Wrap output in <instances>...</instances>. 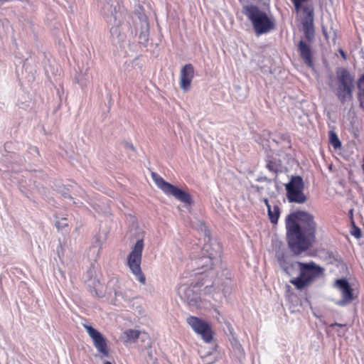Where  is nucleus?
Instances as JSON below:
<instances>
[{
	"instance_id": "1",
	"label": "nucleus",
	"mask_w": 364,
	"mask_h": 364,
	"mask_svg": "<svg viewBox=\"0 0 364 364\" xmlns=\"http://www.w3.org/2000/svg\"><path fill=\"white\" fill-rule=\"evenodd\" d=\"M288 245L295 255L308 250L316 237L317 223L313 214L304 210L289 213L285 219Z\"/></svg>"
},
{
	"instance_id": "2",
	"label": "nucleus",
	"mask_w": 364,
	"mask_h": 364,
	"mask_svg": "<svg viewBox=\"0 0 364 364\" xmlns=\"http://www.w3.org/2000/svg\"><path fill=\"white\" fill-rule=\"evenodd\" d=\"M203 240L201 256L196 260V264L202 271L196 274H203L208 272V275L202 277L195 287L203 294L208 295L215 292L217 289L215 277L218 276V270L221 269L222 247L216 240L211 239L206 233Z\"/></svg>"
},
{
	"instance_id": "3",
	"label": "nucleus",
	"mask_w": 364,
	"mask_h": 364,
	"mask_svg": "<svg viewBox=\"0 0 364 364\" xmlns=\"http://www.w3.org/2000/svg\"><path fill=\"white\" fill-rule=\"evenodd\" d=\"M242 13L251 21L257 36L267 33L274 28V22L267 14L255 5H245Z\"/></svg>"
},
{
	"instance_id": "4",
	"label": "nucleus",
	"mask_w": 364,
	"mask_h": 364,
	"mask_svg": "<svg viewBox=\"0 0 364 364\" xmlns=\"http://www.w3.org/2000/svg\"><path fill=\"white\" fill-rule=\"evenodd\" d=\"M323 269L314 262H303L301 264L299 275L291 279L289 282L296 289L301 290L313 282L316 278L321 277L323 274Z\"/></svg>"
},
{
	"instance_id": "5",
	"label": "nucleus",
	"mask_w": 364,
	"mask_h": 364,
	"mask_svg": "<svg viewBox=\"0 0 364 364\" xmlns=\"http://www.w3.org/2000/svg\"><path fill=\"white\" fill-rule=\"evenodd\" d=\"M143 249V240H138L127 256V266L132 273L135 276V279L140 283L145 284L146 277L141 269Z\"/></svg>"
},
{
	"instance_id": "6",
	"label": "nucleus",
	"mask_w": 364,
	"mask_h": 364,
	"mask_svg": "<svg viewBox=\"0 0 364 364\" xmlns=\"http://www.w3.org/2000/svg\"><path fill=\"white\" fill-rule=\"evenodd\" d=\"M287 198L289 203L304 204L308 198L304 193V183L299 176H292L288 183L285 185Z\"/></svg>"
},
{
	"instance_id": "7",
	"label": "nucleus",
	"mask_w": 364,
	"mask_h": 364,
	"mask_svg": "<svg viewBox=\"0 0 364 364\" xmlns=\"http://www.w3.org/2000/svg\"><path fill=\"white\" fill-rule=\"evenodd\" d=\"M151 177L157 187L160 188L165 194L168 196H172L177 200L186 204L191 203V196L188 193L184 191L176 186L165 181L163 178H161L156 173H152Z\"/></svg>"
},
{
	"instance_id": "8",
	"label": "nucleus",
	"mask_w": 364,
	"mask_h": 364,
	"mask_svg": "<svg viewBox=\"0 0 364 364\" xmlns=\"http://www.w3.org/2000/svg\"><path fill=\"white\" fill-rule=\"evenodd\" d=\"M276 258L280 268L289 277H294L301 270V264L303 262L296 261L291 255L282 251L276 252Z\"/></svg>"
},
{
	"instance_id": "9",
	"label": "nucleus",
	"mask_w": 364,
	"mask_h": 364,
	"mask_svg": "<svg viewBox=\"0 0 364 364\" xmlns=\"http://www.w3.org/2000/svg\"><path fill=\"white\" fill-rule=\"evenodd\" d=\"M187 323L196 333L202 336V338L205 343H210L212 341V331L208 323L198 317L192 316L187 318Z\"/></svg>"
},
{
	"instance_id": "10",
	"label": "nucleus",
	"mask_w": 364,
	"mask_h": 364,
	"mask_svg": "<svg viewBox=\"0 0 364 364\" xmlns=\"http://www.w3.org/2000/svg\"><path fill=\"white\" fill-rule=\"evenodd\" d=\"M83 327L86 329L87 333L91 338L93 345L97 351L104 357L109 355V350L105 338L102 334L92 326L87 323H83Z\"/></svg>"
},
{
	"instance_id": "11",
	"label": "nucleus",
	"mask_w": 364,
	"mask_h": 364,
	"mask_svg": "<svg viewBox=\"0 0 364 364\" xmlns=\"http://www.w3.org/2000/svg\"><path fill=\"white\" fill-rule=\"evenodd\" d=\"M341 292L342 299L335 301V304L339 306H345L351 303L355 297L353 294V289L346 279L342 278L336 279L334 284Z\"/></svg>"
},
{
	"instance_id": "12",
	"label": "nucleus",
	"mask_w": 364,
	"mask_h": 364,
	"mask_svg": "<svg viewBox=\"0 0 364 364\" xmlns=\"http://www.w3.org/2000/svg\"><path fill=\"white\" fill-rule=\"evenodd\" d=\"M112 16L114 21L113 25L110 28V35L112 41L114 43H118L123 41L124 38V35L122 31L121 26L125 18V16L122 11H117L115 9Z\"/></svg>"
},
{
	"instance_id": "13",
	"label": "nucleus",
	"mask_w": 364,
	"mask_h": 364,
	"mask_svg": "<svg viewBox=\"0 0 364 364\" xmlns=\"http://www.w3.org/2000/svg\"><path fill=\"white\" fill-rule=\"evenodd\" d=\"M194 76V68L192 64L185 65L180 73V87L183 91L190 89L192 80Z\"/></svg>"
},
{
	"instance_id": "14",
	"label": "nucleus",
	"mask_w": 364,
	"mask_h": 364,
	"mask_svg": "<svg viewBox=\"0 0 364 364\" xmlns=\"http://www.w3.org/2000/svg\"><path fill=\"white\" fill-rule=\"evenodd\" d=\"M124 341L126 343H134L138 338H141L142 341L148 340L146 348H151V343L147 333L141 332L139 330L128 329L124 332Z\"/></svg>"
},
{
	"instance_id": "15",
	"label": "nucleus",
	"mask_w": 364,
	"mask_h": 364,
	"mask_svg": "<svg viewBox=\"0 0 364 364\" xmlns=\"http://www.w3.org/2000/svg\"><path fill=\"white\" fill-rule=\"evenodd\" d=\"M298 50L304 63L308 67L312 68L314 63L310 46L305 41L301 40L298 45Z\"/></svg>"
},
{
	"instance_id": "16",
	"label": "nucleus",
	"mask_w": 364,
	"mask_h": 364,
	"mask_svg": "<svg viewBox=\"0 0 364 364\" xmlns=\"http://www.w3.org/2000/svg\"><path fill=\"white\" fill-rule=\"evenodd\" d=\"M178 294L185 300H186L189 304H196L199 296L197 294H194L191 287L186 285H181L178 289Z\"/></svg>"
},
{
	"instance_id": "17",
	"label": "nucleus",
	"mask_w": 364,
	"mask_h": 364,
	"mask_svg": "<svg viewBox=\"0 0 364 364\" xmlns=\"http://www.w3.org/2000/svg\"><path fill=\"white\" fill-rule=\"evenodd\" d=\"M353 86L338 85L336 91V96L338 100L344 104L346 102L351 100Z\"/></svg>"
},
{
	"instance_id": "18",
	"label": "nucleus",
	"mask_w": 364,
	"mask_h": 364,
	"mask_svg": "<svg viewBox=\"0 0 364 364\" xmlns=\"http://www.w3.org/2000/svg\"><path fill=\"white\" fill-rule=\"evenodd\" d=\"M336 75L339 82L338 85L353 86V78L346 68H338L336 71Z\"/></svg>"
},
{
	"instance_id": "19",
	"label": "nucleus",
	"mask_w": 364,
	"mask_h": 364,
	"mask_svg": "<svg viewBox=\"0 0 364 364\" xmlns=\"http://www.w3.org/2000/svg\"><path fill=\"white\" fill-rule=\"evenodd\" d=\"M303 11V13L305 14V26L306 28V31H305L306 38H309V28H308V24L310 23L312 25L313 20H314V9L311 5H305L303 7L301 6V9Z\"/></svg>"
},
{
	"instance_id": "20",
	"label": "nucleus",
	"mask_w": 364,
	"mask_h": 364,
	"mask_svg": "<svg viewBox=\"0 0 364 364\" xmlns=\"http://www.w3.org/2000/svg\"><path fill=\"white\" fill-rule=\"evenodd\" d=\"M265 203L267 206L268 215L271 223L273 224H277L280 215L279 207L278 205H274L273 208H272L271 205H269L267 199L265 200Z\"/></svg>"
},
{
	"instance_id": "21",
	"label": "nucleus",
	"mask_w": 364,
	"mask_h": 364,
	"mask_svg": "<svg viewBox=\"0 0 364 364\" xmlns=\"http://www.w3.org/2000/svg\"><path fill=\"white\" fill-rule=\"evenodd\" d=\"M108 286L111 287L112 286L113 288V292L114 294V296L116 298L121 297L124 301H129L131 299V296L127 295V292H122L120 290L119 282L117 280L112 279L109 282Z\"/></svg>"
},
{
	"instance_id": "22",
	"label": "nucleus",
	"mask_w": 364,
	"mask_h": 364,
	"mask_svg": "<svg viewBox=\"0 0 364 364\" xmlns=\"http://www.w3.org/2000/svg\"><path fill=\"white\" fill-rule=\"evenodd\" d=\"M139 20L141 23V31L139 34V38L144 41H148L149 25L146 16L143 15L139 16Z\"/></svg>"
},
{
	"instance_id": "23",
	"label": "nucleus",
	"mask_w": 364,
	"mask_h": 364,
	"mask_svg": "<svg viewBox=\"0 0 364 364\" xmlns=\"http://www.w3.org/2000/svg\"><path fill=\"white\" fill-rule=\"evenodd\" d=\"M90 76L88 73V68H86L85 72L80 71L77 73L75 77V80L82 87H85L87 82H89Z\"/></svg>"
},
{
	"instance_id": "24",
	"label": "nucleus",
	"mask_w": 364,
	"mask_h": 364,
	"mask_svg": "<svg viewBox=\"0 0 364 364\" xmlns=\"http://www.w3.org/2000/svg\"><path fill=\"white\" fill-rule=\"evenodd\" d=\"M358 100L360 107L364 110V74L358 81Z\"/></svg>"
},
{
	"instance_id": "25",
	"label": "nucleus",
	"mask_w": 364,
	"mask_h": 364,
	"mask_svg": "<svg viewBox=\"0 0 364 364\" xmlns=\"http://www.w3.org/2000/svg\"><path fill=\"white\" fill-rule=\"evenodd\" d=\"M92 282V284H93V289H90V291L92 293H95V295L97 297H103L105 296V293L102 291V285L100 284V282L94 279Z\"/></svg>"
},
{
	"instance_id": "26",
	"label": "nucleus",
	"mask_w": 364,
	"mask_h": 364,
	"mask_svg": "<svg viewBox=\"0 0 364 364\" xmlns=\"http://www.w3.org/2000/svg\"><path fill=\"white\" fill-rule=\"evenodd\" d=\"M329 141L335 149H338L341 147V142L339 140L336 133L333 131L329 132Z\"/></svg>"
},
{
	"instance_id": "27",
	"label": "nucleus",
	"mask_w": 364,
	"mask_h": 364,
	"mask_svg": "<svg viewBox=\"0 0 364 364\" xmlns=\"http://www.w3.org/2000/svg\"><path fill=\"white\" fill-rule=\"evenodd\" d=\"M266 167L269 171L274 173H277L280 171V164L276 161H268L266 164Z\"/></svg>"
},
{
	"instance_id": "28",
	"label": "nucleus",
	"mask_w": 364,
	"mask_h": 364,
	"mask_svg": "<svg viewBox=\"0 0 364 364\" xmlns=\"http://www.w3.org/2000/svg\"><path fill=\"white\" fill-rule=\"evenodd\" d=\"M350 233L353 236H354L355 238H360L362 236L361 230L360 229L357 227L354 223H353V227L352 230L350 231Z\"/></svg>"
},
{
	"instance_id": "29",
	"label": "nucleus",
	"mask_w": 364,
	"mask_h": 364,
	"mask_svg": "<svg viewBox=\"0 0 364 364\" xmlns=\"http://www.w3.org/2000/svg\"><path fill=\"white\" fill-rule=\"evenodd\" d=\"M55 225L58 230H63L65 227L68 226L66 219L62 218L61 220L55 221Z\"/></svg>"
},
{
	"instance_id": "30",
	"label": "nucleus",
	"mask_w": 364,
	"mask_h": 364,
	"mask_svg": "<svg viewBox=\"0 0 364 364\" xmlns=\"http://www.w3.org/2000/svg\"><path fill=\"white\" fill-rule=\"evenodd\" d=\"M309 0H291L295 10L299 11L301 9V5L303 3L308 1Z\"/></svg>"
},
{
	"instance_id": "31",
	"label": "nucleus",
	"mask_w": 364,
	"mask_h": 364,
	"mask_svg": "<svg viewBox=\"0 0 364 364\" xmlns=\"http://www.w3.org/2000/svg\"><path fill=\"white\" fill-rule=\"evenodd\" d=\"M28 153L31 154L33 157H36L39 155L38 149L36 146H30L28 149Z\"/></svg>"
},
{
	"instance_id": "32",
	"label": "nucleus",
	"mask_w": 364,
	"mask_h": 364,
	"mask_svg": "<svg viewBox=\"0 0 364 364\" xmlns=\"http://www.w3.org/2000/svg\"><path fill=\"white\" fill-rule=\"evenodd\" d=\"M125 147L127 149H130L132 151H134V146L129 143V142H126L125 144H124Z\"/></svg>"
},
{
	"instance_id": "33",
	"label": "nucleus",
	"mask_w": 364,
	"mask_h": 364,
	"mask_svg": "<svg viewBox=\"0 0 364 364\" xmlns=\"http://www.w3.org/2000/svg\"><path fill=\"white\" fill-rule=\"evenodd\" d=\"M256 181H258V182H264V181H267V178L266 176H260V177H258L256 179Z\"/></svg>"
},
{
	"instance_id": "34",
	"label": "nucleus",
	"mask_w": 364,
	"mask_h": 364,
	"mask_svg": "<svg viewBox=\"0 0 364 364\" xmlns=\"http://www.w3.org/2000/svg\"><path fill=\"white\" fill-rule=\"evenodd\" d=\"M346 324H341V323H331L330 325L331 327H334V326H339V327H346Z\"/></svg>"
},
{
	"instance_id": "35",
	"label": "nucleus",
	"mask_w": 364,
	"mask_h": 364,
	"mask_svg": "<svg viewBox=\"0 0 364 364\" xmlns=\"http://www.w3.org/2000/svg\"><path fill=\"white\" fill-rule=\"evenodd\" d=\"M339 53H341L343 59H346V55L342 49L339 50Z\"/></svg>"
},
{
	"instance_id": "36",
	"label": "nucleus",
	"mask_w": 364,
	"mask_h": 364,
	"mask_svg": "<svg viewBox=\"0 0 364 364\" xmlns=\"http://www.w3.org/2000/svg\"><path fill=\"white\" fill-rule=\"evenodd\" d=\"M346 332V330H342V331H339L338 333V335L339 336H344L345 333Z\"/></svg>"
},
{
	"instance_id": "37",
	"label": "nucleus",
	"mask_w": 364,
	"mask_h": 364,
	"mask_svg": "<svg viewBox=\"0 0 364 364\" xmlns=\"http://www.w3.org/2000/svg\"><path fill=\"white\" fill-rule=\"evenodd\" d=\"M208 357H205V358H203V359L204 360L203 361H204V362H207L208 363H212V362H213V360H209V359H208Z\"/></svg>"
},
{
	"instance_id": "38",
	"label": "nucleus",
	"mask_w": 364,
	"mask_h": 364,
	"mask_svg": "<svg viewBox=\"0 0 364 364\" xmlns=\"http://www.w3.org/2000/svg\"><path fill=\"white\" fill-rule=\"evenodd\" d=\"M63 196H64V198H72L71 196L67 193H63Z\"/></svg>"
},
{
	"instance_id": "39",
	"label": "nucleus",
	"mask_w": 364,
	"mask_h": 364,
	"mask_svg": "<svg viewBox=\"0 0 364 364\" xmlns=\"http://www.w3.org/2000/svg\"><path fill=\"white\" fill-rule=\"evenodd\" d=\"M148 355H149V357L152 359L153 358V355H152V352L151 351H149L148 352Z\"/></svg>"
},
{
	"instance_id": "40",
	"label": "nucleus",
	"mask_w": 364,
	"mask_h": 364,
	"mask_svg": "<svg viewBox=\"0 0 364 364\" xmlns=\"http://www.w3.org/2000/svg\"><path fill=\"white\" fill-rule=\"evenodd\" d=\"M104 364H112L109 361H105Z\"/></svg>"
},
{
	"instance_id": "41",
	"label": "nucleus",
	"mask_w": 364,
	"mask_h": 364,
	"mask_svg": "<svg viewBox=\"0 0 364 364\" xmlns=\"http://www.w3.org/2000/svg\"><path fill=\"white\" fill-rule=\"evenodd\" d=\"M362 167H363V170L364 171V164H363Z\"/></svg>"
}]
</instances>
